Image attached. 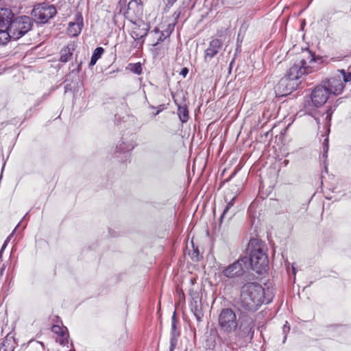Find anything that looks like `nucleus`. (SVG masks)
<instances>
[{
  "label": "nucleus",
  "instance_id": "nucleus-29",
  "mask_svg": "<svg viewBox=\"0 0 351 351\" xmlns=\"http://www.w3.org/2000/svg\"><path fill=\"white\" fill-rule=\"evenodd\" d=\"M178 335H173V336H171L170 339L169 351H174V349L178 343Z\"/></svg>",
  "mask_w": 351,
  "mask_h": 351
},
{
  "label": "nucleus",
  "instance_id": "nucleus-34",
  "mask_svg": "<svg viewBox=\"0 0 351 351\" xmlns=\"http://www.w3.org/2000/svg\"><path fill=\"white\" fill-rule=\"evenodd\" d=\"M177 0H168L167 6H172Z\"/></svg>",
  "mask_w": 351,
  "mask_h": 351
},
{
  "label": "nucleus",
  "instance_id": "nucleus-37",
  "mask_svg": "<svg viewBox=\"0 0 351 351\" xmlns=\"http://www.w3.org/2000/svg\"><path fill=\"white\" fill-rule=\"evenodd\" d=\"M7 240L5 241L3 245L1 247V252H0V254L1 253V252L3 250V249L5 248V245H6V243H7Z\"/></svg>",
  "mask_w": 351,
  "mask_h": 351
},
{
  "label": "nucleus",
  "instance_id": "nucleus-30",
  "mask_svg": "<svg viewBox=\"0 0 351 351\" xmlns=\"http://www.w3.org/2000/svg\"><path fill=\"white\" fill-rule=\"evenodd\" d=\"M340 72L342 75L343 81L345 82H348L351 81V73L350 72H346L345 70L342 69L340 70Z\"/></svg>",
  "mask_w": 351,
  "mask_h": 351
},
{
  "label": "nucleus",
  "instance_id": "nucleus-19",
  "mask_svg": "<svg viewBox=\"0 0 351 351\" xmlns=\"http://www.w3.org/2000/svg\"><path fill=\"white\" fill-rule=\"evenodd\" d=\"M178 115L179 117L180 121L182 123H185L188 121L189 119V110L187 106L184 105L178 104Z\"/></svg>",
  "mask_w": 351,
  "mask_h": 351
},
{
  "label": "nucleus",
  "instance_id": "nucleus-4",
  "mask_svg": "<svg viewBox=\"0 0 351 351\" xmlns=\"http://www.w3.org/2000/svg\"><path fill=\"white\" fill-rule=\"evenodd\" d=\"M315 62L313 54L306 51L302 58L296 61L289 69L285 77L282 78L278 84V89L280 92V88L287 84V81H294L300 79L303 75L308 73L310 69L308 64Z\"/></svg>",
  "mask_w": 351,
  "mask_h": 351
},
{
  "label": "nucleus",
  "instance_id": "nucleus-10",
  "mask_svg": "<svg viewBox=\"0 0 351 351\" xmlns=\"http://www.w3.org/2000/svg\"><path fill=\"white\" fill-rule=\"evenodd\" d=\"M223 47V42L219 38H214L209 43L208 48L204 51V59L209 62L220 51Z\"/></svg>",
  "mask_w": 351,
  "mask_h": 351
},
{
  "label": "nucleus",
  "instance_id": "nucleus-27",
  "mask_svg": "<svg viewBox=\"0 0 351 351\" xmlns=\"http://www.w3.org/2000/svg\"><path fill=\"white\" fill-rule=\"evenodd\" d=\"M328 151V137H326L324 139V141L322 143V157L324 160H326L327 158Z\"/></svg>",
  "mask_w": 351,
  "mask_h": 351
},
{
  "label": "nucleus",
  "instance_id": "nucleus-28",
  "mask_svg": "<svg viewBox=\"0 0 351 351\" xmlns=\"http://www.w3.org/2000/svg\"><path fill=\"white\" fill-rule=\"evenodd\" d=\"M51 330L53 332L57 334L59 336L66 332L67 329L66 328H62L58 325H53L52 326Z\"/></svg>",
  "mask_w": 351,
  "mask_h": 351
},
{
  "label": "nucleus",
  "instance_id": "nucleus-31",
  "mask_svg": "<svg viewBox=\"0 0 351 351\" xmlns=\"http://www.w3.org/2000/svg\"><path fill=\"white\" fill-rule=\"evenodd\" d=\"M176 320H175V315L173 316L172 318V323H171V336L173 335H177L176 333Z\"/></svg>",
  "mask_w": 351,
  "mask_h": 351
},
{
  "label": "nucleus",
  "instance_id": "nucleus-6",
  "mask_svg": "<svg viewBox=\"0 0 351 351\" xmlns=\"http://www.w3.org/2000/svg\"><path fill=\"white\" fill-rule=\"evenodd\" d=\"M218 324L220 330L227 334L234 332L238 327L237 315L232 308H223L218 316Z\"/></svg>",
  "mask_w": 351,
  "mask_h": 351
},
{
  "label": "nucleus",
  "instance_id": "nucleus-25",
  "mask_svg": "<svg viewBox=\"0 0 351 351\" xmlns=\"http://www.w3.org/2000/svg\"><path fill=\"white\" fill-rule=\"evenodd\" d=\"M152 32L154 33V34L158 36L157 41L152 44L153 46L158 45L159 43H160L161 42H162L165 40V36L164 33L160 31V29L158 27H156L153 30Z\"/></svg>",
  "mask_w": 351,
  "mask_h": 351
},
{
  "label": "nucleus",
  "instance_id": "nucleus-38",
  "mask_svg": "<svg viewBox=\"0 0 351 351\" xmlns=\"http://www.w3.org/2000/svg\"><path fill=\"white\" fill-rule=\"evenodd\" d=\"M292 271H293V275L295 276L296 271H295V268L293 266H292Z\"/></svg>",
  "mask_w": 351,
  "mask_h": 351
},
{
  "label": "nucleus",
  "instance_id": "nucleus-26",
  "mask_svg": "<svg viewBox=\"0 0 351 351\" xmlns=\"http://www.w3.org/2000/svg\"><path fill=\"white\" fill-rule=\"evenodd\" d=\"M129 66L130 67V71L134 73L140 75L142 73V66L140 62H137L135 64H130Z\"/></svg>",
  "mask_w": 351,
  "mask_h": 351
},
{
  "label": "nucleus",
  "instance_id": "nucleus-16",
  "mask_svg": "<svg viewBox=\"0 0 351 351\" xmlns=\"http://www.w3.org/2000/svg\"><path fill=\"white\" fill-rule=\"evenodd\" d=\"M16 346V343L14 337L8 335L0 347V351H14Z\"/></svg>",
  "mask_w": 351,
  "mask_h": 351
},
{
  "label": "nucleus",
  "instance_id": "nucleus-23",
  "mask_svg": "<svg viewBox=\"0 0 351 351\" xmlns=\"http://www.w3.org/2000/svg\"><path fill=\"white\" fill-rule=\"evenodd\" d=\"M69 335L67 331L64 334L59 335L56 339V342L59 343L60 345L63 346L69 347L68 345L69 343Z\"/></svg>",
  "mask_w": 351,
  "mask_h": 351
},
{
  "label": "nucleus",
  "instance_id": "nucleus-15",
  "mask_svg": "<svg viewBox=\"0 0 351 351\" xmlns=\"http://www.w3.org/2000/svg\"><path fill=\"white\" fill-rule=\"evenodd\" d=\"M191 311L193 313L197 322H201L204 316L201 300L198 298H193L190 304Z\"/></svg>",
  "mask_w": 351,
  "mask_h": 351
},
{
  "label": "nucleus",
  "instance_id": "nucleus-41",
  "mask_svg": "<svg viewBox=\"0 0 351 351\" xmlns=\"http://www.w3.org/2000/svg\"><path fill=\"white\" fill-rule=\"evenodd\" d=\"M143 42H144V41L143 40V41H142V43H141V45H140L139 48H140V47H141L143 46Z\"/></svg>",
  "mask_w": 351,
  "mask_h": 351
},
{
  "label": "nucleus",
  "instance_id": "nucleus-36",
  "mask_svg": "<svg viewBox=\"0 0 351 351\" xmlns=\"http://www.w3.org/2000/svg\"><path fill=\"white\" fill-rule=\"evenodd\" d=\"M77 73H79L81 70V66H82V62L80 61V62H77Z\"/></svg>",
  "mask_w": 351,
  "mask_h": 351
},
{
  "label": "nucleus",
  "instance_id": "nucleus-3",
  "mask_svg": "<svg viewBox=\"0 0 351 351\" xmlns=\"http://www.w3.org/2000/svg\"><path fill=\"white\" fill-rule=\"evenodd\" d=\"M32 26L31 17L25 15L16 17L14 16L8 31L0 32V45L6 44L9 39H19L29 32Z\"/></svg>",
  "mask_w": 351,
  "mask_h": 351
},
{
  "label": "nucleus",
  "instance_id": "nucleus-8",
  "mask_svg": "<svg viewBox=\"0 0 351 351\" xmlns=\"http://www.w3.org/2000/svg\"><path fill=\"white\" fill-rule=\"evenodd\" d=\"M328 92L323 84L317 86L311 93V99L315 107L319 108L323 106L328 99Z\"/></svg>",
  "mask_w": 351,
  "mask_h": 351
},
{
  "label": "nucleus",
  "instance_id": "nucleus-32",
  "mask_svg": "<svg viewBox=\"0 0 351 351\" xmlns=\"http://www.w3.org/2000/svg\"><path fill=\"white\" fill-rule=\"evenodd\" d=\"M189 73V69L186 67H184L182 69L180 74L182 75L184 77H185Z\"/></svg>",
  "mask_w": 351,
  "mask_h": 351
},
{
  "label": "nucleus",
  "instance_id": "nucleus-33",
  "mask_svg": "<svg viewBox=\"0 0 351 351\" xmlns=\"http://www.w3.org/2000/svg\"><path fill=\"white\" fill-rule=\"evenodd\" d=\"M290 330V326L288 325V322H286L285 324L283 326V332L285 333L289 332Z\"/></svg>",
  "mask_w": 351,
  "mask_h": 351
},
{
  "label": "nucleus",
  "instance_id": "nucleus-7",
  "mask_svg": "<svg viewBox=\"0 0 351 351\" xmlns=\"http://www.w3.org/2000/svg\"><path fill=\"white\" fill-rule=\"evenodd\" d=\"M56 14V9L54 5H48L45 3L38 4L32 11V15L35 20L40 23H47Z\"/></svg>",
  "mask_w": 351,
  "mask_h": 351
},
{
  "label": "nucleus",
  "instance_id": "nucleus-18",
  "mask_svg": "<svg viewBox=\"0 0 351 351\" xmlns=\"http://www.w3.org/2000/svg\"><path fill=\"white\" fill-rule=\"evenodd\" d=\"M75 50L73 44L68 45L63 48L60 51V61L62 62H67L73 55Z\"/></svg>",
  "mask_w": 351,
  "mask_h": 351
},
{
  "label": "nucleus",
  "instance_id": "nucleus-21",
  "mask_svg": "<svg viewBox=\"0 0 351 351\" xmlns=\"http://www.w3.org/2000/svg\"><path fill=\"white\" fill-rule=\"evenodd\" d=\"M104 52V48L101 47H97L91 56L90 62V66H93L96 64L97 61L101 57L102 54Z\"/></svg>",
  "mask_w": 351,
  "mask_h": 351
},
{
  "label": "nucleus",
  "instance_id": "nucleus-13",
  "mask_svg": "<svg viewBox=\"0 0 351 351\" xmlns=\"http://www.w3.org/2000/svg\"><path fill=\"white\" fill-rule=\"evenodd\" d=\"M83 25V17L78 13L75 16V21L69 23L68 34L72 37L77 36L81 33Z\"/></svg>",
  "mask_w": 351,
  "mask_h": 351
},
{
  "label": "nucleus",
  "instance_id": "nucleus-12",
  "mask_svg": "<svg viewBox=\"0 0 351 351\" xmlns=\"http://www.w3.org/2000/svg\"><path fill=\"white\" fill-rule=\"evenodd\" d=\"M14 14L9 8H0V32L8 31Z\"/></svg>",
  "mask_w": 351,
  "mask_h": 351
},
{
  "label": "nucleus",
  "instance_id": "nucleus-5",
  "mask_svg": "<svg viewBox=\"0 0 351 351\" xmlns=\"http://www.w3.org/2000/svg\"><path fill=\"white\" fill-rule=\"evenodd\" d=\"M250 269V263L247 256H241L238 260L226 267L222 275L228 278H240L243 277Z\"/></svg>",
  "mask_w": 351,
  "mask_h": 351
},
{
  "label": "nucleus",
  "instance_id": "nucleus-39",
  "mask_svg": "<svg viewBox=\"0 0 351 351\" xmlns=\"http://www.w3.org/2000/svg\"><path fill=\"white\" fill-rule=\"evenodd\" d=\"M234 212H232L230 215H229V218L230 219L234 215Z\"/></svg>",
  "mask_w": 351,
  "mask_h": 351
},
{
  "label": "nucleus",
  "instance_id": "nucleus-14",
  "mask_svg": "<svg viewBox=\"0 0 351 351\" xmlns=\"http://www.w3.org/2000/svg\"><path fill=\"white\" fill-rule=\"evenodd\" d=\"M143 6L141 0H132L128 5L127 11L124 15L127 19L132 18L133 15L138 16L142 14Z\"/></svg>",
  "mask_w": 351,
  "mask_h": 351
},
{
  "label": "nucleus",
  "instance_id": "nucleus-1",
  "mask_svg": "<svg viewBox=\"0 0 351 351\" xmlns=\"http://www.w3.org/2000/svg\"><path fill=\"white\" fill-rule=\"evenodd\" d=\"M265 301V289L257 282H247L241 289L239 304L248 312L256 311Z\"/></svg>",
  "mask_w": 351,
  "mask_h": 351
},
{
  "label": "nucleus",
  "instance_id": "nucleus-11",
  "mask_svg": "<svg viewBox=\"0 0 351 351\" xmlns=\"http://www.w3.org/2000/svg\"><path fill=\"white\" fill-rule=\"evenodd\" d=\"M254 322L252 318L247 317L242 319L239 326V330L242 337H249L252 339L254 337Z\"/></svg>",
  "mask_w": 351,
  "mask_h": 351
},
{
  "label": "nucleus",
  "instance_id": "nucleus-35",
  "mask_svg": "<svg viewBox=\"0 0 351 351\" xmlns=\"http://www.w3.org/2000/svg\"><path fill=\"white\" fill-rule=\"evenodd\" d=\"M180 15V12H175L173 13V16L175 18V19L177 20L179 18Z\"/></svg>",
  "mask_w": 351,
  "mask_h": 351
},
{
  "label": "nucleus",
  "instance_id": "nucleus-2",
  "mask_svg": "<svg viewBox=\"0 0 351 351\" xmlns=\"http://www.w3.org/2000/svg\"><path fill=\"white\" fill-rule=\"evenodd\" d=\"M266 250V245L261 240L258 239L250 240L247 247L250 267L259 274L266 271L268 267L269 261Z\"/></svg>",
  "mask_w": 351,
  "mask_h": 351
},
{
  "label": "nucleus",
  "instance_id": "nucleus-20",
  "mask_svg": "<svg viewBox=\"0 0 351 351\" xmlns=\"http://www.w3.org/2000/svg\"><path fill=\"white\" fill-rule=\"evenodd\" d=\"M135 145L132 143L125 142L124 140L121 141L117 145V152L128 153L132 150Z\"/></svg>",
  "mask_w": 351,
  "mask_h": 351
},
{
  "label": "nucleus",
  "instance_id": "nucleus-24",
  "mask_svg": "<svg viewBox=\"0 0 351 351\" xmlns=\"http://www.w3.org/2000/svg\"><path fill=\"white\" fill-rule=\"evenodd\" d=\"M236 199V197H234L231 199L230 202H228V204L226 206V208H224L223 213L220 218V222H221L222 219L228 215L230 209L233 206L234 200Z\"/></svg>",
  "mask_w": 351,
  "mask_h": 351
},
{
  "label": "nucleus",
  "instance_id": "nucleus-22",
  "mask_svg": "<svg viewBox=\"0 0 351 351\" xmlns=\"http://www.w3.org/2000/svg\"><path fill=\"white\" fill-rule=\"evenodd\" d=\"M292 81H287V84L284 85L280 88V92L278 89V85L276 86V92L277 94H280L281 95H287L290 94L293 89V85L291 84Z\"/></svg>",
  "mask_w": 351,
  "mask_h": 351
},
{
  "label": "nucleus",
  "instance_id": "nucleus-9",
  "mask_svg": "<svg viewBox=\"0 0 351 351\" xmlns=\"http://www.w3.org/2000/svg\"><path fill=\"white\" fill-rule=\"evenodd\" d=\"M322 84L327 89L329 95H339L342 93L344 88V84L340 76L326 80Z\"/></svg>",
  "mask_w": 351,
  "mask_h": 351
},
{
  "label": "nucleus",
  "instance_id": "nucleus-40",
  "mask_svg": "<svg viewBox=\"0 0 351 351\" xmlns=\"http://www.w3.org/2000/svg\"><path fill=\"white\" fill-rule=\"evenodd\" d=\"M198 0H193V7L195 6V3H197Z\"/></svg>",
  "mask_w": 351,
  "mask_h": 351
},
{
  "label": "nucleus",
  "instance_id": "nucleus-17",
  "mask_svg": "<svg viewBox=\"0 0 351 351\" xmlns=\"http://www.w3.org/2000/svg\"><path fill=\"white\" fill-rule=\"evenodd\" d=\"M149 32V27H141L140 25L138 27H135L132 29L131 32L132 37L135 40H141L144 39L147 35Z\"/></svg>",
  "mask_w": 351,
  "mask_h": 351
}]
</instances>
